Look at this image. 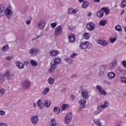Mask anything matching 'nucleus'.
Segmentation results:
<instances>
[{"label":"nucleus","mask_w":126,"mask_h":126,"mask_svg":"<svg viewBox=\"0 0 126 126\" xmlns=\"http://www.w3.org/2000/svg\"><path fill=\"white\" fill-rule=\"evenodd\" d=\"M73 116L72 113L71 112H69L67 113L64 118V123L66 124V125H68L70 122H71V120H72Z\"/></svg>","instance_id":"1"},{"label":"nucleus","mask_w":126,"mask_h":126,"mask_svg":"<svg viewBox=\"0 0 126 126\" xmlns=\"http://www.w3.org/2000/svg\"><path fill=\"white\" fill-rule=\"evenodd\" d=\"M108 107H109V102L105 101L103 104L97 105V110L101 112L103 109H106V108H108Z\"/></svg>","instance_id":"2"},{"label":"nucleus","mask_w":126,"mask_h":126,"mask_svg":"<svg viewBox=\"0 0 126 126\" xmlns=\"http://www.w3.org/2000/svg\"><path fill=\"white\" fill-rule=\"evenodd\" d=\"M86 27L89 31H93V30H95V24L93 22H90L87 24Z\"/></svg>","instance_id":"3"},{"label":"nucleus","mask_w":126,"mask_h":126,"mask_svg":"<svg viewBox=\"0 0 126 126\" xmlns=\"http://www.w3.org/2000/svg\"><path fill=\"white\" fill-rule=\"evenodd\" d=\"M38 118H39L38 115H34L31 117V122L32 125H37V124H38L39 121Z\"/></svg>","instance_id":"4"},{"label":"nucleus","mask_w":126,"mask_h":126,"mask_svg":"<svg viewBox=\"0 0 126 126\" xmlns=\"http://www.w3.org/2000/svg\"><path fill=\"white\" fill-rule=\"evenodd\" d=\"M10 74V72L8 70L5 73L4 75H2V74H0V82H3L4 81V77H9Z\"/></svg>","instance_id":"5"},{"label":"nucleus","mask_w":126,"mask_h":126,"mask_svg":"<svg viewBox=\"0 0 126 126\" xmlns=\"http://www.w3.org/2000/svg\"><path fill=\"white\" fill-rule=\"evenodd\" d=\"M63 32V28L60 26L57 27L55 28V34L56 36L61 35V33Z\"/></svg>","instance_id":"6"},{"label":"nucleus","mask_w":126,"mask_h":126,"mask_svg":"<svg viewBox=\"0 0 126 126\" xmlns=\"http://www.w3.org/2000/svg\"><path fill=\"white\" fill-rule=\"evenodd\" d=\"M96 90L98 91V92L101 94L102 95H103L104 96H106L107 95V93L105 90L102 89V87L99 85H97L96 86Z\"/></svg>","instance_id":"7"},{"label":"nucleus","mask_w":126,"mask_h":126,"mask_svg":"<svg viewBox=\"0 0 126 126\" xmlns=\"http://www.w3.org/2000/svg\"><path fill=\"white\" fill-rule=\"evenodd\" d=\"M89 46V43L88 41H85V42L81 43L79 47L82 50H85V49H87L88 46Z\"/></svg>","instance_id":"8"},{"label":"nucleus","mask_w":126,"mask_h":126,"mask_svg":"<svg viewBox=\"0 0 126 126\" xmlns=\"http://www.w3.org/2000/svg\"><path fill=\"white\" fill-rule=\"evenodd\" d=\"M5 14L7 16V18L9 19L12 16V11L8 8H6L5 11Z\"/></svg>","instance_id":"9"},{"label":"nucleus","mask_w":126,"mask_h":126,"mask_svg":"<svg viewBox=\"0 0 126 126\" xmlns=\"http://www.w3.org/2000/svg\"><path fill=\"white\" fill-rule=\"evenodd\" d=\"M56 67H57V64L51 63L50 68L48 69L49 73H53V72L56 70Z\"/></svg>","instance_id":"10"},{"label":"nucleus","mask_w":126,"mask_h":126,"mask_svg":"<svg viewBox=\"0 0 126 126\" xmlns=\"http://www.w3.org/2000/svg\"><path fill=\"white\" fill-rule=\"evenodd\" d=\"M82 96L84 99H88V98H89L88 91H87V90H83L82 91Z\"/></svg>","instance_id":"11"},{"label":"nucleus","mask_w":126,"mask_h":126,"mask_svg":"<svg viewBox=\"0 0 126 126\" xmlns=\"http://www.w3.org/2000/svg\"><path fill=\"white\" fill-rule=\"evenodd\" d=\"M30 86V81L27 80L23 82V88L24 89H28Z\"/></svg>","instance_id":"12"},{"label":"nucleus","mask_w":126,"mask_h":126,"mask_svg":"<svg viewBox=\"0 0 126 126\" xmlns=\"http://www.w3.org/2000/svg\"><path fill=\"white\" fill-rule=\"evenodd\" d=\"M29 53L31 55H36L37 53H40V50L32 48L29 50Z\"/></svg>","instance_id":"13"},{"label":"nucleus","mask_w":126,"mask_h":126,"mask_svg":"<svg viewBox=\"0 0 126 126\" xmlns=\"http://www.w3.org/2000/svg\"><path fill=\"white\" fill-rule=\"evenodd\" d=\"M97 42L99 45H101V46H105L108 45V42H107L105 40L99 39L97 40Z\"/></svg>","instance_id":"14"},{"label":"nucleus","mask_w":126,"mask_h":126,"mask_svg":"<svg viewBox=\"0 0 126 126\" xmlns=\"http://www.w3.org/2000/svg\"><path fill=\"white\" fill-rule=\"evenodd\" d=\"M117 71H118V73H122L123 75L126 76V70H124L121 67H118Z\"/></svg>","instance_id":"15"},{"label":"nucleus","mask_w":126,"mask_h":126,"mask_svg":"<svg viewBox=\"0 0 126 126\" xmlns=\"http://www.w3.org/2000/svg\"><path fill=\"white\" fill-rule=\"evenodd\" d=\"M50 55L51 57H56L59 55V51L57 50H51L50 51Z\"/></svg>","instance_id":"16"},{"label":"nucleus","mask_w":126,"mask_h":126,"mask_svg":"<svg viewBox=\"0 0 126 126\" xmlns=\"http://www.w3.org/2000/svg\"><path fill=\"white\" fill-rule=\"evenodd\" d=\"M37 105H38V108L40 109H42L44 108V103L42 102L41 99H39L36 103Z\"/></svg>","instance_id":"17"},{"label":"nucleus","mask_w":126,"mask_h":126,"mask_svg":"<svg viewBox=\"0 0 126 126\" xmlns=\"http://www.w3.org/2000/svg\"><path fill=\"white\" fill-rule=\"evenodd\" d=\"M4 7L3 5H0V17L4 15Z\"/></svg>","instance_id":"18"},{"label":"nucleus","mask_w":126,"mask_h":126,"mask_svg":"<svg viewBox=\"0 0 126 126\" xmlns=\"http://www.w3.org/2000/svg\"><path fill=\"white\" fill-rule=\"evenodd\" d=\"M43 104L46 108H50V106H51V100L50 99L44 100V103Z\"/></svg>","instance_id":"19"},{"label":"nucleus","mask_w":126,"mask_h":126,"mask_svg":"<svg viewBox=\"0 0 126 126\" xmlns=\"http://www.w3.org/2000/svg\"><path fill=\"white\" fill-rule=\"evenodd\" d=\"M38 26L40 29H43V28L46 26V23L45 22V21H40L38 24Z\"/></svg>","instance_id":"20"},{"label":"nucleus","mask_w":126,"mask_h":126,"mask_svg":"<svg viewBox=\"0 0 126 126\" xmlns=\"http://www.w3.org/2000/svg\"><path fill=\"white\" fill-rule=\"evenodd\" d=\"M68 108H69V105H68V104H63L62 106L61 109L62 110V111H65V110H67Z\"/></svg>","instance_id":"21"},{"label":"nucleus","mask_w":126,"mask_h":126,"mask_svg":"<svg viewBox=\"0 0 126 126\" xmlns=\"http://www.w3.org/2000/svg\"><path fill=\"white\" fill-rule=\"evenodd\" d=\"M94 122L98 126H102V122L99 119H94Z\"/></svg>","instance_id":"22"},{"label":"nucleus","mask_w":126,"mask_h":126,"mask_svg":"<svg viewBox=\"0 0 126 126\" xmlns=\"http://www.w3.org/2000/svg\"><path fill=\"white\" fill-rule=\"evenodd\" d=\"M107 20H102L99 22L98 25H99V26H105L106 24H107Z\"/></svg>","instance_id":"23"},{"label":"nucleus","mask_w":126,"mask_h":126,"mask_svg":"<svg viewBox=\"0 0 126 126\" xmlns=\"http://www.w3.org/2000/svg\"><path fill=\"white\" fill-rule=\"evenodd\" d=\"M96 15L98 17H103V15H104V12L103 10H100L96 13Z\"/></svg>","instance_id":"24"},{"label":"nucleus","mask_w":126,"mask_h":126,"mask_svg":"<svg viewBox=\"0 0 126 126\" xmlns=\"http://www.w3.org/2000/svg\"><path fill=\"white\" fill-rule=\"evenodd\" d=\"M89 5V2L86 1H84L83 4L82 5V8H87Z\"/></svg>","instance_id":"25"},{"label":"nucleus","mask_w":126,"mask_h":126,"mask_svg":"<svg viewBox=\"0 0 126 126\" xmlns=\"http://www.w3.org/2000/svg\"><path fill=\"white\" fill-rule=\"evenodd\" d=\"M50 92V89L49 88H45L42 93L43 95H47Z\"/></svg>","instance_id":"26"},{"label":"nucleus","mask_w":126,"mask_h":126,"mask_svg":"<svg viewBox=\"0 0 126 126\" xmlns=\"http://www.w3.org/2000/svg\"><path fill=\"white\" fill-rule=\"evenodd\" d=\"M108 76L109 78H115L116 77V74L112 72H110L108 73Z\"/></svg>","instance_id":"27"},{"label":"nucleus","mask_w":126,"mask_h":126,"mask_svg":"<svg viewBox=\"0 0 126 126\" xmlns=\"http://www.w3.org/2000/svg\"><path fill=\"white\" fill-rule=\"evenodd\" d=\"M68 39L70 43H73L75 41V36L74 35L69 36Z\"/></svg>","instance_id":"28"},{"label":"nucleus","mask_w":126,"mask_h":126,"mask_svg":"<svg viewBox=\"0 0 126 126\" xmlns=\"http://www.w3.org/2000/svg\"><path fill=\"white\" fill-rule=\"evenodd\" d=\"M86 98H83V99H82L79 102V103L80 104V105L81 106H85V104H86V99H85Z\"/></svg>","instance_id":"29"},{"label":"nucleus","mask_w":126,"mask_h":126,"mask_svg":"<svg viewBox=\"0 0 126 126\" xmlns=\"http://www.w3.org/2000/svg\"><path fill=\"white\" fill-rule=\"evenodd\" d=\"M50 126H57V122L54 119H52L50 121Z\"/></svg>","instance_id":"30"},{"label":"nucleus","mask_w":126,"mask_h":126,"mask_svg":"<svg viewBox=\"0 0 126 126\" xmlns=\"http://www.w3.org/2000/svg\"><path fill=\"white\" fill-rule=\"evenodd\" d=\"M54 112L55 113V114H60L61 113V109H60V107H54L53 108Z\"/></svg>","instance_id":"31"},{"label":"nucleus","mask_w":126,"mask_h":126,"mask_svg":"<svg viewBox=\"0 0 126 126\" xmlns=\"http://www.w3.org/2000/svg\"><path fill=\"white\" fill-rule=\"evenodd\" d=\"M83 37L86 40H88L90 38V33L86 32L83 34Z\"/></svg>","instance_id":"32"},{"label":"nucleus","mask_w":126,"mask_h":126,"mask_svg":"<svg viewBox=\"0 0 126 126\" xmlns=\"http://www.w3.org/2000/svg\"><path fill=\"white\" fill-rule=\"evenodd\" d=\"M101 10H102V11H104L105 14H107V15L110 13V10L106 7L101 8Z\"/></svg>","instance_id":"33"},{"label":"nucleus","mask_w":126,"mask_h":126,"mask_svg":"<svg viewBox=\"0 0 126 126\" xmlns=\"http://www.w3.org/2000/svg\"><path fill=\"white\" fill-rule=\"evenodd\" d=\"M48 83L50 84H53L55 82V79L52 77H49L47 80Z\"/></svg>","instance_id":"34"},{"label":"nucleus","mask_w":126,"mask_h":126,"mask_svg":"<svg viewBox=\"0 0 126 126\" xmlns=\"http://www.w3.org/2000/svg\"><path fill=\"white\" fill-rule=\"evenodd\" d=\"M115 30H117V31H118L119 32H122V27L120 25H117L115 27Z\"/></svg>","instance_id":"35"},{"label":"nucleus","mask_w":126,"mask_h":126,"mask_svg":"<svg viewBox=\"0 0 126 126\" xmlns=\"http://www.w3.org/2000/svg\"><path fill=\"white\" fill-rule=\"evenodd\" d=\"M16 65L19 69H21L24 67V64L23 63H16Z\"/></svg>","instance_id":"36"},{"label":"nucleus","mask_w":126,"mask_h":126,"mask_svg":"<svg viewBox=\"0 0 126 126\" xmlns=\"http://www.w3.org/2000/svg\"><path fill=\"white\" fill-rule=\"evenodd\" d=\"M32 21V18L31 16L28 17L26 21V24H27V25H30Z\"/></svg>","instance_id":"37"},{"label":"nucleus","mask_w":126,"mask_h":126,"mask_svg":"<svg viewBox=\"0 0 126 126\" xmlns=\"http://www.w3.org/2000/svg\"><path fill=\"white\" fill-rule=\"evenodd\" d=\"M9 47H8V45H5L4 46H3L1 48L2 51L3 52H6L7 50H8Z\"/></svg>","instance_id":"38"},{"label":"nucleus","mask_w":126,"mask_h":126,"mask_svg":"<svg viewBox=\"0 0 126 126\" xmlns=\"http://www.w3.org/2000/svg\"><path fill=\"white\" fill-rule=\"evenodd\" d=\"M5 94V89L3 88H1L0 89V94L1 96H3L4 94Z\"/></svg>","instance_id":"39"},{"label":"nucleus","mask_w":126,"mask_h":126,"mask_svg":"<svg viewBox=\"0 0 126 126\" xmlns=\"http://www.w3.org/2000/svg\"><path fill=\"white\" fill-rule=\"evenodd\" d=\"M54 63H61V59L57 58L53 59Z\"/></svg>","instance_id":"40"},{"label":"nucleus","mask_w":126,"mask_h":126,"mask_svg":"<svg viewBox=\"0 0 126 126\" xmlns=\"http://www.w3.org/2000/svg\"><path fill=\"white\" fill-rule=\"evenodd\" d=\"M122 5H121V7H122V8H125V7H126V0H123L122 2Z\"/></svg>","instance_id":"41"},{"label":"nucleus","mask_w":126,"mask_h":126,"mask_svg":"<svg viewBox=\"0 0 126 126\" xmlns=\"http://www.w3.org/2000/svg\"><path fill=\"white\" fill-rule=\"evenodd\" d=\"M64 61L66 63H72V60H70V59L68 58V57H66L64 59Z\"/></svg>","instance_id":"42"},{"label":"nucleus","mask_w":126,"mask_h":126,"mask_svg":"<svg viewBox=\"0 0 126 126\" xmlns=\"http://www.w3.org/2000/svg\"><path fill=\"white\" fill-rule=\"evenodd\" d=\"M121 81L122 83L126 84V77H120Z\"/></svg>","instance_id":"43"},{"label":"nucleus","mask_w":126,"mask_h":126,"mask_svg":"<svg viewBox=\"0 0 126 126\" xmlns=\"http://www.w3.org/2000/svg\"><path fill=\"white\" fill-rule=\"evenodd\" d=\"M68 14H72V8H69L67 10Z\"/></svg>","instance_id":"44"},{"label":"nucleus","mask_w":126,"mask_h":126,"mask_svg":"<svg viewBox=\"0 0 126 126\" xmlns=\"http://www.w3.org/2000/svg\"><path fill=\"white\" fill-rule=\"evenodd\" d=\"M57 25V23H53L51 24V26L52 28H55V27H56Z\"/></svg>","instance_id":"45"},{"label":"nucleus","mask_w":126,"mask_h":126,"mask_svg":"<svg viewBox=\"0 0 126 126\" xmlns=\"http://www.w3.org/2000/svg\"><path fill=\"white\" fill-rule=\"evenodd\" d=\"M14 77V74H10V75H9V77H8V80L9 79H12V78H13V77Z\"/></svg>","instance_id":"46"},{"label":"nucleus","mask_w":126,"mask_h":126,"mask_svg":"<svg viewBox=\"0 0 126 126\" xmlns=\"http://www.w3.org/2000/svg\"><path fill=\"white\" fill-rule=\"evenodd\" d=\"M109 40H110V41L111 42V43H113L116 41V40H117V38H110Z\"/></svg>","instance_id":"47"},{"label":"nucleus","mask_w":126,"mask_h":126,"mask_svg":"<svg viewBox=\"0 0 126 126\" xmlns=\"http://www.w3.org/2000/svg\"><path fill=\"white\" fill-rule=\"evenodd\" d=\"M104 73V71L100 70L99 73V76H103Z\"/></svg>","instance_id":"48"},{"label":"nucleus","mask_w":126,"mask_h":126,"mask_svg":"<svg viewBox=\"0 0 126 126\" xmlns=\"http://www.w3.org/2000/svg\"><path fill=\"white\" fill-rule=\"evenodd\" d=\"M5 115V112L2 110H0V116H4Z\"/></svg>","instance_id":"49"},{"label":"nucleus","mask_w":126,"mask_h":126,"mask_svg":"<svg viewBox=\"0 0 126 126\" xmlns=\"http://www.w3.org/2000/svg\"><path fill=\"white\" fill-rule=\"evenodd\" d=\"M77 56V54L76 53H73L70 56L71 59H73V58H75V57H76Z\"/></svg>","instance_id":"50"},{"label":"nucleus","mask_w":126,"mask_h":126,"mask_svg":"<svg viewBox=\"0 0 126 126\" xmlns=\"http://www.w3.org/2000/svg\"><path fill=\"white\" fill-rule=\"evenodd\" d=\"M7 61H11L12 60V56H8L6 58Z\"/></svg>","instance_id":"51"},{"label":"nucleus","mask_w":126,"mask_h":126,"mask_svg":"<svg viewBox=\"0 0 126 126\" xmlns=\"http://www.w3.org/2000/svg\"><path fill=\"white\" fill-rule=\"evenodd\" d=\"M78 10L76 9H72V14H73V13H76V12H77Z\"/></svg>","instance_id":"52"},{"label":"nucleus","mask_w":126,"mask_h":126,"mask_svg":"<svg viewBox=\"0 0 126 126\" xmlns=\"http://www.w3.org/2000/svg\"><path fill=\"white\" fill-rule=\"evenodd\" d=\"M105 67H106V66H105V65H101L100 67V70H103L104 71L105 70Z\"/></svg>","instance_id":"53"},{"label":"nucleus","mask_w":126,"mask_h":126,"mask_svg":"<svg viewBox=\"0 0 126 126\" xmlns=\"http://www.w3.org/2000/svg\"><path fill=\"white\" fill-rule=\"evenodd\" d=\"M104 83H105V84H107V85H110L111 84V82H110V81H104Z\"/></svg>","instance_id":"54"},{"label":"nucleus","mask_w":126,"mask_h":126,"mask_svg":"<svg viewBox=\"0 0 126 126\" xmlns=\"http://www.w3.org/2000/svg\"><path fill=\"white\" fill-rule=\"evenodd\" d=\"M101 113L100 111H96L94 112V115H99V114Z\"/></svg>","instance_id":"55"},{"label":"nucleus","mask_w":126,"mask_h":126,"mask_svg":"<svg viewBox=\"0 0 126 126\" xmlns=\"http://www.w3.org/2000/svg\"><path fill=\"white\" fill-rule=\"evenodd\" d=\"M116 65H117V63L112 64V66L110 67V69H113V68H114V66H115Z\"/></svg>","instance_id":"56"},{"label":"nucleus","mask_w":126,"mask_h":126,"mask_svg":"<svg viewBox=\"0 0 126 126\" xmlns=\"http://www.w3.org/2000/svg\"><path fill=\"white\" fill-rule=\"evenodd\" d=\"M31 63H37L36 62V61H35L34 60H31Z\"/></svg>","instance_id":"57"},{"label":"nucleus","mask_w":126,"mask_h":126,"mask_svg":"<svg viewBox=\"0 0 126 126\" xmlns=\"http://www.w3.org/2000/svg\"><path fill=\"white\" fill-rule=\"evenodd\" d=\"M0 126H7V125L4 123H0Z\"/></svg>","instance_id":"58"},{"label":"nucleus","mask_w":126,"mask_h":126,"mask_svg":"<svg viewBox=\"0 0 126 126\" xmlns=\"http://www.w3.org/2000/svg\"><path fill=\"white\" fill-rule=\"evenodd\" d=\"M117 63L118 61H117V60H114L111 63Z\"/></svg>","instance_id":"59"},{"label":"nucleus","mask_w":126,"mask_h":126,"mask_svg":"<svg viewBox=\"0 0 126 126\" xmlns=\"http://www.w3.org/2000/svg\"><path fill=\"white\" fill-rule=\"evenodd\" d=\"M31 64H32V66H36L37 64V63H32Z\"/></svg>","instance_id":"60"},{"label":"nucleus","mask_w":126,"mask_h":126,"mask_svg":"<svg viewBox=\"0 0 126 126\" xmlns=\"http://www.w3.org/2000/svg\"><path fill=\"white\" fill-rule=\"evenodd\" d=\"M71 99H72V100H74V95H72L71 96Z\"/></svg>","instance_id":"61"},{"label":"nucleus","mask_w":126,"mask_h":126,"mask_svg":"<svg viewBox=\"0 0 126 126\" xmlns=\"http://www.w3.org/2000/svg\"><path fill=\"white\" fill-rule=\"evenodd\" d=\"M24 63H30V61H28L27 62H24Z\"/></svg>","instance_id":"62"},{"label":"nucleus","mask_w":126,"mask_h":126,"mask_svg":"<svg viewBox=\"0 0 126 126\" xmlns=\"http://www.w3.org/2000/svg\"><path fill=\"white\" fill-rule=\"evenodd\" d=\"M122 63H126V61H122Z\"/></svg>","instance_id":"63"},{"label":"nucleus","mask_w":126,"mask_h":126,"mask_svg":"<svg viewBox=\"0 0 126 126\" xmlns=\"http://www.w3.org/2000/svg\"><path fill=\"white\" fill-rule=\"evenodd\" d=\"M123 65L124 67H126V63H123Z\"/></svg>","instance_id":"64"}]
</instances>
